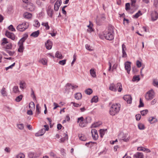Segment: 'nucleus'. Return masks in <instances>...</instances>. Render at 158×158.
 <instances>
[{
	"label": "nucleus",
	"instance_id": "38",
	"mask_svg": "<svg viewBox=\"0 0 158 158\" xmlns=\"http://www.w3.org/2000/svg\"><path fill=\"white\" fill-rule=\"evenodd\" d=\"M89 25L87 26V27L89 28V29H87V31H88L91 32L92 31H93V30L91 26V24H92V23L90 21H89Z\"/></svg>",
	"mask_w": 158,
	"mask_h": 158
},
{
	"label": "nucleus",
	"instance_id": "1",
	"mask_svg": "<svg viewBox=\"0 0 158 158\" xmlns=\"http://www.w3.org/2000/svg\"><path fill=\"white\" fill-rule=\"evenodd\" d=\"M114 30L112 27H109L103 33V35L105 39L107 40H111L114 38L113 35Z\"/></svg>",
	"mask_w": 158,
	"mask_h": 158
},
{
	"label": "nucleus",
	"instance_id": "54",
	"mask_svg": "<svg viewBox=\"0 0 158 158\" xmlns=\"http://www.w3.org/2000/svg\"><path fill=\"white\" fill-rule=\"evenodd\" d=\"M144 105L143 103L142 100L141 98L139 99V107H143L144 106Z\"/></svg>",
	"mask_w": 158,
	"mask_h": 158
},
{
	"label": "nucleus",
	"instance_id": "37",
	"mask_svg": "<svg viewBox=\"0 0 158 158\" xmlns=\"http://www.w3.org/2000/svg\"><path fill=\"white\" fill-rule=\"evenodd\" d=\"M42 25L45 27L47 30H48L50 28V27L48 25V22L42 23Z\"/></svg>",
	"mask_w": 158,
	"mask_h": 158
},
{
	"label": "nucleus",
	"instance_id": "64",
	"mask_svg": "<svg viewBox=\"0 0 158 158\" xmlns=\"http://www.w3.org/2000/svg\"><path fill=\"white\" fill-rule=\"evenodd\" d=\"M135 117L137 120H139L141 118V115L139 114H137L135 115Z\"/></svg>",
	"mask_w": 158,
	"mask_h": 158
},
{
	"label": "nucleus",
	"instance_id": "15",
	"mask_svg": "<svg viewBox=\"0 0 158 158\" xmlns=\"http://www.w3.org/2000/svg\"><path fill=\"white\" fill-rule=\"evenodd\" d=\"M28 156L30 158H36L39 156L38 154L34 152H30L28 154Z\"/></svg>",
	"mask_w": 158,
	"mask_h": 158
},
{
	"label": "nucleus",
	"instance_id": "39",
	"mask_svg": "<svg viewBox=\"0 0 158 158\" xmlns=\"http://www.w3.org/2000/svg\"><path fill=\"white\" fill-rule=\"evenodd\" d=\"M140 78L139 76H134L132 78V81H139L140 80Z\"/></svg>",
	"mask_w": 158,
	"mask_h": 158
},
{
	"label": "nucleus",
	"instance_id": "55",
	"mask_svg": "<svg viewBox=\"0 0 158 158\" xmlns=\"http://www.w3.org/2000/svg\"><path fill=\"white\" fill-rule=\"evenodd\" d=\"M130 5L129 3H126L125 4V9L127 11L130 10Z\"/></svg>",
	"mask_w": 158,
	"mask_h": 158
},
{
	"label": "nucleus",
	"instance_id": "44",
	"mask_svg": "<svg viewBox=\"0 0 158 158\" xmlns=\"http://www.w3.org/2000/svg\"><path fill=\"white\" fill-rule=\"evenodd\" d=\"M35 23L34 24V26L36 27H38L40 26V24L37 20H35L34 21Z\"/></svg>",
	"mask_w": 158,
	"mask_h": 158
},
{
	"label": "nucleus",
	"instance_id": "51",
	"mask_svg": "<svg viewBox=\"0 0 158 158\" xmlns=\"http://www.w3.org/2000/svg\"><path fill=\"white\" fill-rule=\"evenodd\" d=\"M1 93L2 95L3 96H6V93L5 91V88H3L1 90Z\"/></svg>",
	"mask_w": 158,
	"mask_h": 158
},
{
	"label": "nucleus",
	"instance_id": "13",
	"mask_svg": "<svg viewBox=\"0 0 158 158\" xmlns=\"http://www.w3.org/2000/svg\"><path fill=\"white\" fill-rule=\"evenodd\" d=\"M28 35L27 34H25L24 36L19 41L18 43V45H23V43L25 42V40L27 38Z\"/></svg>",
	"mask_w": 158,
	"mask_h": 158
},
{
	"label": "nucleus",
	"instance_id": "24",
	"mask_svg": "<svg viewBox=\"0 0 158 158\" xmlns=\"http://www.w3.org/2000/svg\"><path fill=\"white\" fill-rule=\"evenodd\" d=\"M75 98L77 100H80L82 98V95L81 93H77L75 94Z\"/></svg>",
	"mask_w": 158,
	"mask_h": 158
},
{
	"label": "nucleus",
	"instance_id": "2",
	"mask_svg": "<svg viewBox=\"0 0 158 158\" xmlns=\"http://www.w3.org/2000/svg\"><path fill=\"white\" fill-rule=\"evenodd\" d=\"M120 105L119 103L113 104L110 107L109 113L110 115L114 116L118 113L120 110Z\"/></svg>",
	"mask_w": 158,
	"mask_h": 158
},
{
	"label": "nucleus",
	"instance_id": "16",
	"mask_svg": "<svg viewBox=\"0 0 158 158\" xmlns=\"http://www.w3.org/2000/svg\"><path fill=\"white\" fill-rule=\"evenodd\" d=\"M47 12L48 15L50 17H52L53 13V10L51 9V6H49L47 10Z\"/></svg>",
	"mask_w": 158,
	"mask_h": 158
},
{
	"label": "nucleus",
	"instance_id": "31",
	"mask_svg": "<svg viewBox=\"0 0 158 158\" xmlns=\"http://www.w3.org/2000/svg\"><path fill=\"white\" fill-rule=\"evenodd\" d=\"M29 108L30 110L34 109L35 108V105L34 103L33 102H31L29 104Z\"/></svg>",
	"mask_w": 158,
	"mask_h": 158
},
{
	"label": "nucleus",
	"instance_id": "58",
	"mask_svg": "<svg viewBox=\"0 0 158 158\" xmlns=\"http://www.w3.org/2000/svg\"><path fill=\"white\" fill-rule=\"evenodd\" d=\"M131 7H135V3L136 2V0H131Z\"/></svg>",
	"mask_w": 158,
	"mask_h": 158
},
{
	"label": "nucleus",
	"instance_id": "25",
	"mask_svg": "<svg viewBox=\"0 0 158 158\" xmlns=\"http://www.w3.org/2000/svg\"><path fill=\"white\" fill-rule=\"evenodd\" d=\"M55 57L60 59H62L63 58V57L62 56L61 53L59 51H57L56 52L55 54Z\"/></svg>",
	"mask_w": 158,
	"mask_h": 158
},
{
	"label": "nucleus",
	"instance_id": "20",
	"mask_svg": "<svg viewBox=\"0 0 158 158\" xmlns=\"http://www.w3.org/2000/svg\"><path fill=\"white\" fill-rule=\"evenodd\" d=\"M138 150L139 151L146 152H150L151 151L148 149L144 148L142 147H139L138 148Z\"/></svg>",
	"mask_w": 158,
	"mask_h": 158
},
{
	"label": "nucleus",
	"instance_id": "43",
	"mask_svg": "<svg viewBox=\"0 0 158 158\" xmlns=\"http://www.w3.org/2000/svg\"><path fill=\"white\" fill-rule=\"evenodd\" d=\"M8 43V42L7 40V39L6 38H3L2 40L1 45H4L5 44H6Z\"/></svg>",
	"mask_w": 158,
	"mask_h": 158
},
{
	"label": "nucleus",
	"instance_id": "40",
	"mask_svg": "<svg viewBox=\"0 0 158 158\" xmlns=\"http://www.w3.org/2000/svg\"><path fill=\"white\" fill-rule=\"evenodd\" d=\"M85 92L87 94L90 95L92 93L93 91L91 89L89 88L85 91Z\"/></svg>",
	"mask_w": 158,
	"mask_h": 158
},
{
	"label": "nucleus",
	"instance_id": "26",
	"mask_svg": "<svg viewBox=\"0 0 158 158\" xmlns=\"http://www.w3.org/2000/svg\"><path fill=\"white\" fill-rule=\"evenodd\" d=\"M79 137L80 140L83 141H85L86 140V138L85 135L82 134L79 135Z\"/></svg>",
	"mask_w": 158,
	"mask_h": 158
},
{
	"label": "nucleus",
	"instance_id": "49",
	"mask_svg": "<svg viewBox=\"0 0 158 158\" xmlns=\"http://www.w3.org/2000/svg\"><path fill=\"white\" fill-rule=\"evenodd\" d=\"M23 96L22 95H20L16 97L15 100L17 102H20L22 99Z\"/></svg>",
	"mask_w": 158,
	"mask_h": 158
},
{
	"label": "nucleus",
	"instance_id": "41",
	"mask_svg": "<svg viewBox=\"0 0 158 158\" xmlns=\"http://www.w3.org/2000/svg\"><path fill=\"white\" fill-rule=\"evenodd\" d=\"M148 112V110H145L140 111V113L142 116H145L146 114Z\"/></svg>",
	"mask_w": 158,
	"mask_h": 158
},
{
	"label": "nucleus",
	"instance_id": "50",
	"mask_svg": "<svg viewBox=\"0 0 158 158\" xmlns=\"http://www.w3.org/2000/svg\"><path fill=\"white\" fill-rule=\"evenodd\" d=\"M40 62L42 63L43 65H46L47 64V61L46 60L42 59L40 61Z\"/></svg>",
	"mask_w": 158,
	"mask_h": 158
},
{
	"label": "nucleus",
	"instance_id": "46",
	"mask_svg": "<svg viewBox=\"0 0 158 158\" xmlns=\"http://www.w3.org/2000/svg\"><path fill=\"white\" fill-rule=\"evenodd\" d=\"M138 127L139 129L141 130L144 129L145 128L144 125L141 123H139L138 124Z\"/></svg>",
	"mask_w": 158,
	"mask_h": 158
},
{
	"label": "nucleus",
	"instance_id": "4",
	"mask_svg": "<svg viewBox=\"0 0 158 158\" xmlns=\"http://www.w3.org/2000/svg\"><path fill=\"white\" fill-rule=\"evenodd\" d=\"M87 119L90 120L91 118L90 117H87L85 119H84L83 117L81 116L77 118V122L79 123V126L81 127H85L87 123L89 122L87 121Z\"/></svg>",
	"mask_w": 158,
	"mask_h": 158
},
{
	"label": "nucleus",
	"instance_id": "6",
	"mask_svg": "<svg viewBox=\"0 0 158 158\" xmlns=\"http://www.w3.org/2000/svg\"><path fill=\"white\" fill-rule=\"evenodd\" d=\"M154 91L152 89L148 92L145 95V99L147 100H151L154 97Z\"/></svg>",
	"mask_w": 158,
	"mask_h": 158
},
{
	"label": "nucleus",
	"instance_id": "5",
	"mask_svg": "<svg viewBox=\"0 0 158 158\" xmlns=\"http://www.w3.org/2000/svg\"><path fill=\"white\" fill-rule=\"evenodd\" d=\"M29 23L26 22H24L21 24L18 25L16 27L17 29L20 31H24L29 27Z\"/></svg>",
	"mask_w": 158,
	"mask_h": 158
},
{
	"label": "nucleus",
	"instance_id": "19",
	"mask_svg": "<svg viewBox=\"0 0 158 158\" xmlns=\"http://www.w3.org/2000/svg\"><path fill=\"white\" fill-rule=\"evenodd\" d=\"M148 121L151 124H152L157 122V120L154 117H150L149 118Z\"/></svg>",
	"mask_w": 158,
	"mask_h": 158
},
{
	"label": "nucleus",
	"instance_id": "8",
	"mask_svg": "<svg viewBox=\"0 0 158 158\" xmlns=\"http://www.w3.org/2000/svg\"><path fill=\"white\" fill-rule=\"evenodd\" d=\"M91 133L93 139L95 140H97L98 137L97 130L94 129H92Z\"/></svg>",
	"mask_w": 158,
	"mask_h": 158
},
{
	"label": "nucleus",
	"instance_id": "21",
	"mask_svg": "<svg viewBox=\"0 0 158 158\" xmlns=\"http://www.w3.org/2000/svg\"><path fill=\"white\" fill-rule=\"evenodd\" d=\"M27 8L31 11H33L35 8V6L33 5L31 3L27 4Z\"/></svg>",
	"mask_w": 158,
	"mask_h": 158
},
{
	"label": "nucleus",
	"instance_id": "62",
	"mask_svg": "<svg viewBox=\"0 0 158 158\" xmlns=\"http://www.w3.org/2000/svg\"><path fill=\"white\" fill-rule=\"evenodd\" d=\"M46 131V130L44 128L42 129L40 131H39L40 132V133L42 135H43L45 133Z\"/></svg>",
	"mask_w": 158,
	"mask_h": 158
},
{
	"label": "nucleus",
	"instance_id": "35",
	"mask_svg": "<svg viewBox=\"0 0 158 158\" xmlns=\"http://www.w3.org/2000/svg\"><path fill=\"white\" fill-rule=\"evenodd\" d=\"M90 73L91 76L93 77H96V73L94 69H91L90 70Z\"/></svg>",
	"mask_w": 158,
	"mask_h": 158
},
{
	"label": "nucleus",
	"instance_id": "60",
	"mask_svg": "<svg viewBox=\"0 0 158 158\" xmlns=\"http://www.w3.org/2000/svg\"><path fill=\"white\" fill-rule=\"evenodd\" d=\"M15 63H14L10 66H8V67L6 68V70L7 71L9 69L12 68L13 67L15 66Z\"/></svg>",
	"mask_w": 158,
	"mask_h": 158
},
{
	"label": "nucleus",
	"instance_id": "57",
	"mask_svg": "<svg viewBox=\"0 0 158 158\" xmlns=\"http://www.w3.org/2000/svg\"><path fill=\"white\" fill-rule=\"evenodd\" d=\"M17 127L20 130H23L24 128L23 124H20L18 125Z\"/></svg>",
	"mask_w": 158,
	"mask_h": 158
},
{
	"label": "nucleus",
	"instance_id": "28",
	"mask_svg": "<svg viewBox=\"0 0 158 158\" xmlns=\"http://www.w3.org/2000/svg\"><path fill=\"white\" fill-rule=\"evenodd\" d=\"M102 124V123L101 122H96L93 124L92 126L91 127L95 128L99 126Z\"/></svg>",
	"mask_w": 158,
	"mask_h": 158
},
{
	"label": "nucleus",
	"instance_id": "59",
	"mask_svg": "<svg viewBox=\"0 0 158 158\" xmlns=\"http://www.w3.org/2000/svg\"><path fill=\"white\" fill-rule=\"evenodd\" d=\"M12 47V44H9L6 46V48L7 49H11Z\"/></svg>",
	"mask_w": 158,
	"mask_h": 158
},
{
	"label": "nucleus",
	"instance_id": "22",
	"mask_svg": "<svg viewBox=\"0 0 158 158\" xmlns=\"http://www.w3.org/2000/svg\"><path fill=\"white\" fill-rule=\"evenodd\" d=\"M23 16L25 18L28 19L31 17L32 15L29 13L26 12L24 13Z\"/></svg>",
	"mask_w": 158,
	"mask_h": 158
},
{
	"label": "nucleus",
	"instance_id": "47",
	"mask_svg": "<svg viewBox=\"0 0 158 158\" xmlns=\"http://www.w3.org/2000/svg\"><path fill=\"white\" fill-rule=\"evenodd\" d=\"M16 158H24L25 157V155L23 153H21L17 155L16 156Z\"/></svg>",
	"mask_w": 158,
	"mask_h": 158
},
{
	"label": "nucleus",
	"instance_id": "52",
	"mask_svg": "<svg viewBox=\"0 0 158 158\" xmlns=\"http://www.w3.org/2000/svg\"><path fill=\"white\" fill-rule=\"evenodd\" d=\"M66 60H64L60 61L59 62V64L60 65H64L66 62Z\"/></svg>",
	"mask_w": 158,
	"mask_h": 158
},
{
	"label": "nucleus",
	"instance_id": "56",
	"mask_svg": "<svg viewBox=\"0 0 158 158\" xmlns=\"http://www.w3.org/2000/svg\"><path fill=\"white\" fill-rule=\"evenodd\" d=\"M8 29L9 30H11V31H15V29L14 28L13 26L12 25H10Z\"/></svg>",
	"mask_w": 158,
	"mask_h": 158
},
{
	"label": "nucleus",
	"instance_id": "23",
	"mask_svg": "<svg viewBox=\"0 0 158 158\" xmlns=\"http://www.w3.org/2000/svg\"><path fill=\"white\" fill-rule=\"evenodd\" d=\"M65 136L60 139V142L63 143L66 140H67L68 139V135L67 134H65Z\"/></svg>",
	"mask_w": 158,
	"mask_h": 158
},
{
	"label": "nucleus",
	"instance_id": "33",
	"mask_svg": "<svg viewBox=\"0 0 158 158\" xmlns=\"http://www.w3.org/2000/svg\"><path fill=\"white\" fill-rule=\"evenodd\" d=\"M106 130V129L103 130L102 129L100 130V136L101 138H102L103 137V136L104 135Z\"/></svg>",
	"mask_w": 158,
	"mask_h": 158
},
{
	"label": "nucleus",
	"instance_id": "10",
	"mask_svg": "<svg viewBox=\"0 0 158 158\" xmlns=\"http://www.w3.org/2000/svg\"><path fill=\"white\" fill-rule=\"evenodd\" d=\"M62 3L61 0H57L55 4L54 10L55 11L58 10L59 8Z\"/></svg>",
	"mask_w": 158,
	"mask_h": 158
},
{
	"label": "nucleus",
	"instance_id": "27",
	"mask_svg": "<svg viewBox=\"0 0 158 158\" xmlns=\"http://www.w3.org/2000/svg\"><path fill=\"white\" fill-rule=\"evenodd\" d=\"M39 33L40 32L39 31H37L32 32L31 35V36H33L34 37H36L39 35Z\"/></svg>",
	"mask_w": 158,
	"mask_h": 158
},
{
	"label": "nucleus",
	"instance_id": "45",
	"mask_svg": "<svg viewBox=\"0 0 158 158\" xmlns=\"http://www.w3.org/2000/svg\"><path fill=\"white\" fill-rule=\"evenodd\" d=\"M36 112L38 114L40 113V107L39 106V105L38 104L36 105Z\"/></svg>",
	"mask_w": 158,
	"mask_h": 158
},
{
	"label": "nucleus",
	"instance_id": "30",
	"mask_svg": "<svg viewBox=\"0 0 158 158\" xmlns=\"http://www.w3.org/2000/svg\"><path fill=\"white\" fill-rule=\"evenodd\" d=\"M69 86H71V89H74L77 88L78 87V86L77 85H72L71 84L67 83V88L69 89Z\"/></svg>",
	"mask_w": 158,
	"mask_h": 158
},
{
	"label": "nucleus",
	"instance_id": "32",
	"mask_svg": "<svg viewBox=\"0 0 158 158\" xmlns=\"http://www.w3.org/2000/svg\"><path fill=\"white\" fill-rule=\"evenodd\" d=\"M19 48L18 49V51L19 52L22 53L23 52L24 49V47L23 45H18Z\"/></svg>",
	"mask_w": 158,
	"mask_h": 158
},
{
	"label": "nucleus",
	"instance_id": "3",
	"mask_svg": "<svg viewBox=\"0 0 158 158\" xmlns=\"http://www.w3.org/2000/svg\"><path fill=\"white\" fill-rule=\"evenodd\" d=\"M118 88V91L121 92L122 90V84L120 83H118L116 85H115L114 83L111 84L110 85L109 89L111 91L116 92L117 91Z\"/></svg>",
	"mask_w": 158,
	"mask_h": 158
},
{
	"label": "nucleus",
	"instance_id": "11",
	"mask_svg": "<svg viewBox=\"0 0 158 158\" xmlns=\"http://www.w3.org/2000/svg\"><path fill=\"white\" fill-rule=\"evenodd\" d=\"M151 16L152 20L155 21L158 18V13L156 11H153L151 14Z\"/></svg>",
	"mask_w": 158,
	"mask_h": 158
},
{
	"label": "nucleus",
	"instance_id": "61",
	"mask_svg": "<svg viewBox=\"0 0 158 158\" xmlns=\"http://www.w3.org/2000/svg\"><path fill=\"white\" fill-rule=\"evenodd\" d=\"M71 104H73L74 106L75 107H79V106H81V104H79L77 103H76L74 102H71Z\"/></svg>",
	"mask_w": 158,
	"mask_h": 158
},
{
	"label": "nucleus",
	"instance_id": "42",
	"mask_svg": "<svg viewBox=\"0 0 158 158\" xmlns=\"http://www.w3.org/2000/svg\"><path fill=\"white\" fill-rule=\"evenodd\" d=\"M20 88L21 89H23L25 85V83L23 81H21L19 83Z\"/></svg>",
	"mask_w": 158,
	"mask_h": 158
},
{
	"label": "nucleus",
	"instance_id": "18",
	"mask_svg": "<svg viewBox=\"0 0 158 158\" xmlns=\"http://www.w3.org/2000/svg\"><path fill=\"white\" fill-rule=\"evenodd\" d=\"M134 156L137 158H144V156L142 152H137L134 155Z\"/></svg>",
	"mask_w": 158,
	"mask_h": 158
},
{
	"label": "nucleus",
	"instance_id": "48",
	"mask_svg": "<svg viewBox=\"0 0 158 158\" xmlns=\"http://www.w3.org/2000/svg\"><path fill=\"white\" fill-rule=\"evenodd\" d=\"M153 84L154 86L158 87V81L156 79H155L153 80Z\"/></svg>",
	"mask_w": 158,
	"mask_h": 158
},
{
	"label": "nucleus",
	"instance_id": "14",
	"mask_svg": "<svg viewBox=\"0 0 158 158\" xmlns=\"http://www.w3.org/2000/svg\"><path fill=\"white\" fill-rule=\"evenodd\" d=\"M45 45L46 48L48 50H50L51 49L52 45V42L49 40H48L46 43L45 44Z\"/></svg>",
	"mask_w": 158,
	"mask_h": 158
},
{
	"label": "nucleus",
	"instance_id": "7",
	"mask_svg": "<svg viewBox=\"0 0 158 158\" xmlns=\"http://www.w3.org/2000/svg\"><path fill=\"white\" fill-rule=\"evenodd\" d=\"M131 62L127 61L125 63V69L127 71L128 74H129L131 70Z\"/></svg>",
	"mask_w": 158,
	"mask_h": 158
},
{
	"label": "nucleus",
	"instance_id": "9",
	"mask_svg": "<svg viewBox=\"0 0 158 158\" xmlns=\"http://www.w3.org/2000/svg\"><path fill=\"white\" fill-rule=\"evenodd\" d=\"M5 35L8 38L11 39L12 40H14L15 38V35L14 33L8 31H6Z\"/></svg>",
	"mask_w": 158,
	"mask_h": 158
},
{
	"label": "nucleus",
	"instance_id": "63",
	"mask_svg": "<svg viewBox=\"0 0 158 158\" xmlns=\"http://www.w3.org/2000/svg\"><path fill=\"white\" fill-rule=\"evenodd\" d=\"M7 52L9 54V55L10 56H13L15 53L14 51H11L9 50H7Z\"/></svg>",
	"mask_w": 158,
	"mask_h": 158
},
{
	"label": "nucleus",
	"instance_id": "36",
	"mask_svg": "<svg viewBox=\"0 0 158 158\" xmlns=\"http://www.w3.org/2000/svg\"><path fill=\"white\" fill-rule=\"evenodd\" d=\"M98 98L97 96H94L91 100V102H98Z\"/></svg>",
	"mask_w": 158,
	"mask_h": 158
},
{
	"label": "nucleus",
	"instance_id": "12",
	"mask_svg": "<svg viewBox=\"0 0 158 158\" xmlns=\"http://www.w3.org/2000/svg\"><path fill=\"white\" fill-rule=\"evenodd\" d=\"M123 99L127 102L129 104H131L132 102V98L131 95H126L124 96L123 97Z\"/></svg>",
	"mask_w": 158,
	"mask_h": 158
},
{
	"label": "nucleus",
	"instance_id": "53",
	"mask_svg": "<svg viewBox=\"0 0 158 158\" xmlns=\"http://www.w3.org/2000/svg\"><path fill=\"white\" fill-rule=\"evenodd\" d=\"M136 64L138 68H140L142 66V63L139 60H137L136 62Z\"/></svg>",
	"mask_w": 158,
	"mask_h": 158
},
{
	"label": "nucleus",
	"instance_id": "29",
	"mask_svg": "<svg viewBox=\"0 0 158 158\" xmlns=\"http://www.w3.org/2000/svg\"><path fill=\"white\" fill-rule=\"evenodd\" d=\"M142 14L140 10H139L136 13L135 15H133V17L135 18H138L139 16L142 15Z\"/></svg>",
	"mask_w": 158,
	"mask_h": 158
},
{
	"label": "nucleus",
	"instance_id": "17",
	"mask_svg": "<svg viewBox=\"0 0 158 158\" xmlns=\"http://www.w3.org/2000/svg\"><path fill=\"white\" fill-rule=\"evenodd\" d=\"M120 136H121V139L123 140L125 142H127L128 141L129 139L127 137V134H124L123 133H121L120 134Z\"/></svg>",
	"mask_w": 158,
	"mask_h": 158
},
{
	"label": "nucleus",
	"instance_id": "34",
	"mask_svg": "<svg viewBox=\"0 0 158 158\" xmlns=\"http://www.w3.org/2000/svg\"><path fill=\"white\" fill-rule=\"evenodd\" d=\"M19 88L18 86H14L13 89V92L15 93H17L19 92Z\"/></svg>",
	"mask_w": 158,
	"mask_h": 158
}]
</instances>
